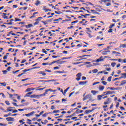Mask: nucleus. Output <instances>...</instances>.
I'll return each mask as SVG.
<instances>
[{
	"label": "nucleus",
	"instance_id": "1",
	"mask_svg": "<svg viewBox=\"0 0 126 126\" xmlns=\"http://www.w3.org/2000/svg\"><path fill=\"white\" fill-rule=\"evenodd\" d=\"M49 91H50V92H56L55 90H53L51 89H47L45 91V92L44 94H38L39 98L40 97L46 96V94H48V92H49Z\"/></svg>",
	"mask_w": 126,
	"mask_h": 126
},
{
	"label": "nucleus",
	"instance_id": "2",
	"mask_svg": "<svg viewBox=\"0 0 126 126\" xmlns=\"http://www.w3.org/2000/svg\"><path fill=\"white\" fill-rule=\"evenodd\" d=\"M91 98H92V95L91 94H88L83 98V101H85L88 99H89V100H88L87 103H88L90 101H91Z\"/></svg>",
	"mask_w": 126,
	"mask_h": 126
},
{
	"label": "nucleus",
	"instance_id": "3",
	"mask_svg": "<svg viewBox=\"0 0 126 126\" xmlns=\"http://www.w3.org/2000/svg\"><path fill=\"white\" fill-rule=\"evenodd\" d=\"M31 70V69H24V70L22 71L23 73L19 74L17 76V77H20V76H22V75H23V74H25V72H27V71H30Z\"/></svg>",
	"mask_w": 126,
	"mask_h": 126
},
{
	"label": "nucleus",
	"instance_id": "4",
	"mask_svg": "<svg viewBox=\"0 0 126 126\" xmlns=\"http://www.w3.org/2000/svg\"><path fill=\"white\" fill-rule=\"evenodd\" d=\"M110 47H107V48L104 49V51H103L102 53L103 56H105L107 55V53H110V50H108V49H109Z\"/></svg>",
	"mask_w": 126,
	"mask_h": 126
},
{
	"label": "nucleus",
	"instance_id": "5",
	"mask_svg": "<svg viewBox=\"0 0 126 126\" xmlns=\"http://www.w3.org/2000/svg\"><path fill=\"white\" fill-rule=\"evenodd\" d=\"M76 76L77 78H76V80H77V81H79V80L81 79V73L77 74Z\"/></svg>",
	"mask_w": 126,
	"mask_h": 126
},
{
	"label": "nucleus",
	"instance_id": "6",
	"mask_svg": "<svg viewBox=\"0 0 126 126\" xmlns=\"http://www.w3.org/2000/svg\"><path fill=\"white\" fill-rule=\"evenodd\" d=\"M21 27H26V29H28L29 28H31V27H33V25L32 24H29L28 25L22 26Z\"/></svg>",
	"mask_w": 126,
	"mask_h": 126
},
{
	"label": "nucleus",
	"instance_id": "7",
	"mask_svg": "<svg viewBox=\"0 0 126 126\" xmlns=\"http://www.w3.org/2000/svg\"><path fill=\"white\" fill-rule=\"evenodd\" d=\"M30 98H34L35 99H40L39 94H32L31 95Z\"/></svg>",
	"mask_w": 126,
	"mask_h": 126
},
{
	"label": "nucleus",
	"instance_id": "8",
	"mask_svg": "<svg viewBox=\"0 0 126 126\" xmlns=\"http://www.w3.org/2000/svg\"><path fill=\"white\" fill-rule=\"evenodd\" d=\"M6 120L7 122H14V118L12 117H7Z\"/></svg>",
	"mask_w": 126,
	"mask_h": 126
},
{
	"label": "nucleus",
	"instance_id": "9",
	"mask_svg": "<svg viewBox=\"0 0 126 126\" xmlns=\"http://www.w3.org/2000/svg\"><path fill=\"white\" fill-rule=\"evenodd\" d=\"M56 81V80H55V79L47 80V81L39 80L38 81V82H51V81Z\"/></svg>",
	"mask_w": 126,
	"mask_h": 126
},
{
	"label": "nucleus",
	"instance_id": "10",
	"mask_svg": "<svg viewBox=\"0 0 126 126\" xmlns=\"http://www.w3.org/2000/svg\"><path fill=\"white\" fill-rule=\"evenodd\" d=\"M95 109L96 108H93V109L92 110H87L85 111V114H89L90 113L93 112L94 111V110H95Z\"/></svg>",
	"mask_w": 126,
	"mask_h": 126
},
{
	"label": "nucleus",
	"instance_id": "11",
	"mask_svg": "<svg viewBox=\"0 0 126 126\" xmlns=\"http://www.w3.org/2000/svg\"><path fill=\"white\" fill-rule=\"evenodd\" d=\"M122 78H124V79H126V73H121V76L119 78V79H122Z\"/></svg>",
	"mask_w": 126,
	"mask_h": 126
},
{
	"label": "nucleus",
	"instance_id": "12",
	"mask_svg": "<svg viewBox=\"0 0 126 126\" xmlns=\"http://www.w3.org/2000/svg\"><path fill=\"white\" fill-rule=\"evenodd\" d=\"M35 113V112L32 111V112L25 114L26 117H31V116H33V114Z\"/></svg>",
	"mask_w": 126,
	"mask_h": 126
},
{
	"label": "nucleus",
	"instance_id": "13",
	"mask_svg": "<svg viewBox=\"0 0 126 126\" xmlns=\"http://www.w3.org/2000/svg\"><path fill=\"white\" fill-rule=\"evenodd\" d=\"M2 14V16L4 19H8V17L6 16L7 15V14L3 13Z\"/></svg>",
	"mask_w": 126,
	"mask_h": 126
},
{
	"label": "nucleus",
	"instance_id": "14",
	"mask_svg": "<svg viewBox=\"0 0 126 126\" xmlns=\"http://www.w3.org/2000/svg\"><path fill=\"white\" fill-rule=\"evenodd\" d=\"M103 96H105V94L98 95H97V100H98V101H100V100H102V97Z\"/></svg>",
	"mask_w": 126,
	"mask_h": 126
},
{
	"label": "nucleus",
	"instance_id": "15",
	"mask_svg": "<svg viewBox=\"0 0 126 126\" xmlns=\"http://www.w3.org/2000/svg\"><path fill=\"white\" fill-rule=\"evenodd\" d=\"M85 57H91V55H83L82 56H79L77 57V59L81 58H84Z\"/></svg>",
	"mask_w": 126,
	"mask_h": 126
},
{
	"label": "nucleus",
	"instance_id": "16",
	"mask_svg": "<svg viewBox=\"0 0 126 126\" xmlns=\"http://www.w3.org/2000/svg\"><path fill=\"white\" fill-rule=\"evenodd\" d=\"M81 16H83V17H84V18H87V16H90V14H85L84 15L81 14Z\"/></svg>",
	"mask_w": 126,
	"mask_h": 126
},
{
	"label": "nucleus",
	"instance_id": "17",
	"mask_svg": "<svg viewBox=\"0 0 126 126\" xmlns=\"http://www.w3.org/2000/svg\"><path fill=\"white\" fill-rule=\"evenodd\" d=\"M75 114H76V113H73V114L71 115H69V116H67L65 117V118H71V117H74V116H75Z\"/></svg>",
	"mask_w": 126,
	"mask_h": 126
},
{
	"label": "nucleus",
	"instance_id": "18",
	"mask_svg": "<svg viewBox=\"0 0 126 126\" xmlns=\"http://www.w3.org/2000/svg\"><path fill=\"white\" fill-rule=\"evenodd\" d=\"M114 92L108 91L107 92H106V94H105V95H109L110 94H114Z\"/></svg>",
	"mask_w": 126,
	"mask_h": 126
},
{
	"label": "nucleus",
	"instance_id": "19",
	"mask_svg": "<svg viewBox=\"0 0 126 126\" xmlns=\"http://www.w3.org/2000/svg\"><path fill=\"white\" fill-rule=\"evenodd\" d=\"M103 89H105V87L104 86H99V90H100V91H103Z\"/></svg>",
	"mask_w": 126,
	"mask_h": 126
},
{
	"label": "nucleus",
	"instance_id": "20",
	"mask_svg": "<svg viewBox=\"0 0 126 126\" xmlns=\"http://www.w3.org/2000/svg\"><path fill=\"white\" fill-rule=\"evenodd\" d=\"M86 83H87V81L86 82H80L79 83V85H84Z\"/></svg>",
	"mask_w": 126,
	"mask_h": 126
},
{
	"label": "nucleus",
	"instance_id": "21",
	"mask_svg": "<svg viewBox=\"0 0 126 126\" xmlns=\"http://www.w3.org/2000/svg\"><path fill=\"white\" fill-rule=\"evenodd\" d=\"M104 61V59H100V58L97 59L96 60V63H100V62H103Z\"/></svg>",
	"mask_w": 126,
	"mask_h": 126
},
{
	"label": "nucleus",
	"instance_id": "22",
	"mask_svg": "<svg viewBox=\"0 0 126 126\" xmlns=\"http://www.w3.org/2000/svg\"><path fill=\"white\" fill-rule=\"evenodd\" d=\"M39 74H42L43 76H45V75H46V73L44 72L43 71H39Z\"/></svg>",
	"mask_w": 126,
	"mask_h": 126
},
{
	"label": "nucleus",
	"instance_id": "23",
	"mask_svg": "<svg viewBox=\"0 0 126 126\" xmlns=\"http://www.w3.org/2000/svg\"><path fill=\"white\" fill-rule=\"evenodd\" d=\"M91 12H93L94 14H99V13L98 12H96L95 10H91Z\"/></svg>",
	"mask_w": 126,
	"mask_h": 126
},
{
	"label": "nucleus",
	"instance_id": "24",
	"mask_svg": "<svg viewBox=\"0 0 126 126\" xmlns=\"http://www.w3.org/2000/svg\"><path fill=\"white\" fill-rule=\"evenodd\" d=\"M41 19H43V17H38L37 19L35 20V21H41Z\"/></svg>",
	"mask_w": 126,
	"mask_h": 126
},
{
	"label": "nucleus",
	"instance_id": "25",
	"mask_svg": "<svg viewBox=\"0 0 126 126\" xmlns=\"http://www.w3.org/2000/svg\"><path fill=\"white\" fill-rule=\"evenodd\" d=\"M98 92L96 91H91V93H92L93 94V95H95L96 93H97Z\"/></svg>",
	"mask_w": 126,
	"mask_h": 126
},
{
	"label": "nucleus",
	"instance_id": "26",
	"mask_svg": "<svg viewBox=\"0 0 126 126\" xmlns=\"http://www.w3.org/2000/svg\"><path fill=\"white\" fill-rule=\"evenodd\" d=\"M45 88H40V89H36L35 90L36 91H42V90H44V89H45Z\"/></svg>",
	"mask_w": 126,
	"mask_h": 126
},
{
	"label": "nucleus",
	"instance_id": "27",
	"mask_svg": "<svg viewBox=\"0 0 126 126\" xmlns=\"http://www.w3.org/2000/svg\"><path fill=\"white\" fill-rule=\"evenodd\" d=\"M69 59H71V57H63L62 60V61H63V60H69Z\"/></svg>",
	"mask_w": 126,
	"mask_h": 126
},
{
	"label": "nucleus",
	"instance_id": "28",
	"mask_svg": "<svg viewBox=\"0 0 126 126\" xmlns=\"http://www.w3.org/2000/svg\"><path fill=\"white\" fill-rule=\"evenodd\" d=\"M126 80L122 81V83L120 84V86H122V85H124V84H126Z\"/></svg>",
	"mask_w": 126,
	"mask_h": 126
},
{
	"label": "nucleus",
	"instance_id": "29",
	"mask_svg": "<svg viewBox=\"0 0 126 126\" xmlns=\"http://www.w3.org/2000/svg\"><path fill=\"white\" fill-rule=\"evenodd\" d=\"M98 72V69H94L93 70V73H97Z\"/></svg>",
	"mask_w": 126,
	"mask_h": 126
},
{
	"label": "nucleus",
	"instance_id": "30",
	"mask_svg": "<svg viewBox=\"0 0 126 126\" xmlns=\"http://www.w3.org/2000/svg\"><path fill=\"white\" fill-rule=\"evenodd\" d=\"M40 66H37V67H34L32 68L28 69H31L30 70H32V69H36V68H40Z\"/></svg>",
	"mask_w": 126,
	"mask_h": 126
},
{
	"label": "nucleus",
	"instance_id": "31",
	"mask_svg": "<svg viewBox=\"0 0 126 126\" xmlns=\"http://www.w3.org/2000/svg\"><path fill=\"white\" fill-rule=\"evenodd\" d=\"M119 48H126V44H121Z\"/></svg>",
	"mask_w": 126,
	"mask_h": 126
},
{
	"label": "nucleus",
	"instance_id": "32",
	"mask_svg": "<svg viewBox=\"0 0 126 126\" xmlns=\"http://www.w3.org/2000/svg\"><path fill=\"white\" fill-rule=\"evenodd\" d=\"M107 81H109V82H111V81H112V76H110L108 78Z\"/></svg>",
	"mask_w": 126,
	"mask_h": 126
},
{
	"label": "nucleus",
	"instance_id": "33",
	"mask_svg": "<svg viewBox=\"0 0 126 126\" xmlns=\"http://www.w3.org/2000/svg\"><path fill=\"white\" fill-rule=\"evenodd\" d=\"M35 4L36 5V6H38L40 4V1L39 0H36V2L35 3Z\"/></svg>",
	"mask_w": 126,
	"mask_h": 126
},
{
	"label": "nucleus",
	"instance_id": "34",
	"mask_svg": "<svg viewBox=\"0 0 126 126\" xmlns=\"http://www.w3.org/2000/svg\"><path fill=\"white\" fill-rule=\"evenodd\" d=\"M102 2H107V1L110 2L111 0H101Z\"/></svg>",
	"mask_w": 126,
	"mask_h": 126
},
{
	"label": "nucleus",
	"instance_id": "35",
	"mask_svg": "<svg viewBox=\"0 0 126 126\" xmlns=\"http://www.w3.org/2000/svg\"><path fill=\"white\" fill-rule=\"evenodd\" d=\"M60 61H61V60H58L57 61H53V63H57L60 64Z\"/></svg>",
	"mask_w": 126,
	"mask_h": 126
},
{
	"label": "nucleus",
	"instance_id": "36",
	"mask_svg": "<svg viewBox=\"0 0 126 126\" xmlns=\"http://www.w3.org/2000/svg\"><path fill=\"white\" fill-rule=\"evenodd\" d=\"M55 72L56 73H63V72H64V71H56Z\"/></svg>",
	"mask_w": 126,
	"mask_h": 126
},
{
	"label": "nucleus",
	"instance_id": "37",
	"mask_svg": "<svg viewBox=\"0 0 126 126\" xmlns=\"http://www.w3.org/2000/svg\"><path fill=\"white\" fill-rule=\"evenodd\" d=\"M5 103L7 105V106H9L10 105V103H9L8 100L5 101Z\"/></svg>",
	"mask_w": 126,
	"mask_h": 126
},
{
	"label": "nucleus",
	"instance_id": "38",
	"mask_svg": "<svg viewBox=\"0 0 126 126\" xmlns=\"http://www.w3.org/2000/svg\"><path fill=\"white\" fill-rule=\"evenodd\" d=\"M0 84L2 85V86H6V83L4 82V83H0Z\"/></svg>",
	"mask_w": 126,
	"mask_h": 126
},
{
	"label": "nucleus",
	"instance_id": "39",
	"mask_svg": "<svg viewBox=\"0 0 126 126\" xmlns=\"http://www.w3.org/2000/svg\"><path fill=\"white\" fill-rule=\"evenodd\" d=\"M39 22L36 21V22L33 24L34 26H36V25H38V24H39Z\"/></svg>",
	"mask_w": 126,
	"mask_h": 126
},
{
	"label": "nucleus",
	"instance_id": "40",
	"mask_svg": "<svg viewBox=\"0 0 126 126\" xmlns=\"http://www.w3.org/2000/svg\"><path fill=\"white\" fill-rule=\"evenodd\" d=\"M116 63H111V65L112 66V67H115V66H116Z\"/></svg>",
	"mask_w": 126,
	"mask_h": 126
},
{
	"label": "nucleus",
	"instance_id": "41",
	"mask_svg": "<svg viewBox=\"0 0 126 126\" xmlns=\"http://www.w3.org/2000/svg\"><path fill=\"white\" fill-rule=\"evenodd\" d=\"M10 115H11V113H9L8 114H6V115H4V117L6 118L7 117H9V116H10Z\"/></svg>",
	"mask_w": 126,
	"mask_h": 126
},
{
	"label": "nucleus",
	"instance_id": "42",
	"mask_svg": "<svg viewBox=\"0 0 126 126\" xmlns=\"http://www.w3.org/2000/svg\"><path fill=\"white\" fill-rule=\"evenodd\" d=\"M31 91V88H29L26 90V92H30Z\"/></svg>",
	"mask_w": 126,
	"mask_h": 126
},
{
	"label": "nucleus",
	"instance_id": "43",
	"mask_svg": "<svg viewBox=\"0 0 126 126\" xmlns=\"http://www.w3.org/2000/svg\"><path fill=\"white\" fill-rule=\"evenodd\" d=\"M53 113L54 114H57V113H60V110H54Z\"/></svg>",
	"mask_w": 126,
	"mask_h": 126
},
{
	"label": "nucleus",
	"instance_id": "44",
	"mask_svg": "<svg viewBox=\"0 0 126 126\" xmlns=\"http://www.w3.org/2000/svg\"><path fill=\"white\" fill-rule=\"evenodd\" d=\"M112 54H118V55H121V53L118 52L117 51H113Z\"/></svg>",
	"mask_w": 126,
	"mask_h": 126
},
{
	"label": "nucleus",
	"instance_id": "45",
	"mask_svg": "<svg viewBox=\"0 0 126 126\" xmlns=\"http://www.w3.org/2000/svg\"><path fill=\"white\" fill-rule=\"evenodd\" d=\"M63 115H61L60 116L55 117V119H60V118H63Z\"/></svg>",
	"mask_w": 126,
	"mask_h": 126
},
{
	"label": "nucleus",
	"instance_id": "46",
	"mask_svg": "<svg viewBox=\"0 0 126 126\" xmlns=\"http://www.w3.org/2000/svg\"><path fill=\"white\" fill-rule=\"evenodd\" d=\"M17 21H21V19H17V18H15V22H16Z\"/></svg>",
	"mask_w": 126,
	"mask_h": 126
},
{
	"label": "nucleus",
	"instance_id": "47",
	"mask_svg": "<svg viewBox=\"0 0 126 126\" xmlns=\"http://www.w3.org/2000/svg\"><path fill=\"white\" fill-rule=\"evenodd\" d=\"M106 3V6H111V3L110 2H105Z\"/></svg>",
	"mask_w": 126,
	"mask_h": 126
},
{
	"label": "nucleus",
	"instance_id": "48",
	"mask_svg": "<svg viewBox=\"0 0 126 126\" xmlns=\"http://www.w3.org/2000/svg\"><path fill=\"white\" fill-rule=\"evenodd\" d=\"M117 74H121L122 73V71L121 70H118L117 71Z\"/></svg>",
	"mask_w": 126,
	"mask_h": 126
},
{
	"label": "nucleus",
	"instance_id": "49",
	"mask_svg": "<svg viewBox=\"0 0 126 126\" xmlns=\"http://www.w3.org/2000/svg\"><path fill=\"white\" fill-rule=\"evenodd\" d=\"M101 83H102V84H103V85H107V82L103 81L101 82Z\"/></svg>",
	"mask_w": 126,
	"mask_h": 126
},
{
	"label": "nucleus",
	"instance_id": "50",
	"mask_svg": "<svg viewBox=\"0 0 126 126\" xmlns=\"http://www.w3.org/2000/svg\"><path fill=\"white\" fill-rule=\"evenodd\" d=\"M2 72H3V74H6V73H7V70H2Z\"/></svg>",
	"mask_w": 126,
	"mask_h": 126
},
{
	"label": "nucleus",
	"instance_id": "51",
	"mask_svg": "<svg viewBox=\"0 0 126 126\" xmlns=\"http://www.w3.org/2000/svg\"><path fill=\"white\" fill-rule=\"evenodd\" d=\"M99 83H100V82H94V83L93 84V86L96 85V84H99Z\"/></svg>",
	"mask_w": 126,
	"mask_h": 126
},
{
	"label": "nucleus",
	"instance_id": "52",
	"mask_svg": "<svg viewBox=\"0 0 126 126\" xmlns=\"http://www.w3.org/2000/svg\"><path fill=\"white\" fill-rule=\"evenodd\" d=\"M81 52H82V53H86L88 52V50L87 49H84L81 50Z\"/></svg>",
	"mask_w": 126,
	"mask_h": 126
},
{
	"label": "nucleus",
	"instance_id": "53",
	"mask_svg": "<svg viewBox=\"0 0 126 126\" xmlns=\"http://www.w3.org/2000/svg\"><path fill=\"white\" fill-rule=\"evenodd\" d=\"M8 94L10 96V98H12V99H14V97H13V94Z\"/></svg>",
	"mask_w": 126,
	"mask_h": 126
},
{
	"label": "nucleus",
	"instance_id": "54",
	"mask_svg": "<svg viewBox=\"0 0 126 126\" xmlns=\"http://www.w3.org/2000/svg\"><path fill=\"white\" fill-rule=\"evenodd\" d=\"M26 62H27L26 59H24L22 61L21 63H26Z\"/></svg>",
	"mask_w": 126,
	"mask_h": 126
},
{
	"label": "nucleus",
	"instance_id": "55",
	"mask_svg": "<svg viewBox=\"0 0 126 126\" xmlns=\"http://www.w3.org/2000/svg\"><path fill=\"white\" fill-rule=\"evenodd\" d=\"M19 71H20V70H18L15 71H13V73L14 74H15V73H17V72H19Z\"/></svg>",
	"mask_w": 126,
	"mask_h": 126
},
{
	"label": "nucleus",
	"instance_id": "56",
	"mask_svg": "<svg viewBox=\"0 0 126 126\" xmlns=\"http://www.w3.org/2000/svg\"><path fill=\"white\" fill-rule=\"evenodd\" d=\"M114 26H115V24H113L111 25L109 27V28L112 29V28H113V27H114Z\"/></svg>",
	"mask_w": 126,
	"mask_h": 126
},
{
	"label": "nucleus",
	"instance_id": "57",
	"mask_svg": "<svg viewBox=\"0 0 126 126\" xmlns=\"http://www.w3.org/2000/svg\"><path fill=\"white\" fill-rule=\"evenodd\" d=\"M108 33H113V29H110L108 31Z\"/></svg>",
	"mask_w": 126,
	"mask_h": 126
},
{
	"label": "nucleus",
	"instance_id": "58",
	"mask_svg": "<svg viewBox=\"0 0 126 126\" xmlns=\"http://www.w3.org/2000/svg\"><path fill=\"white\" fill-rule=\"evenodd\" d=\"M11 69V67L9 66L8 67V68L6 69V70H7L8 71H10V69Z\"/></svg>",
	"mask_w": 126,
	"mask_h": 126
},
{
	"label": "nucleus",
	"instance_id": "59",
	"mask_svg": "<svg viewBox=\"0 0 126 126\" xmlns=\"http://www.w3.org/2000/svg\"><path fill=\"white\" fill-rule=\"evenodd\" d=\"M42 53H44V54H45V55H47V54H48V53H47V51H45V49H42Z\"/></svg>",
	"mask_w": 126,
	"mask_h": 126
},
{
	"label": "nucleus",
	"instance_id": "60",
	"mask_svg": "<svg viewBox=\"0 0 126 126\" xmlns=\"http://www.w3.org/2000/svg\"><path fill=\"white\" fill-rule=\"evenodd\" d=\"M31 96V95H30V94H28V93H27L25 96L24 97H30Z\"/></svg>",
	"mask_w": 126,
	"mask_h": 126
},
{
	"label": "nucleus",
	"instance_id": "61",
	"mask_svg": "<svg viewBox=\"0 0 126 126\" xmlns=\"http://www.w3.org/2000/svg\"><path fill=\"white\" fill-rule=\"evenodd\" d=\"M72 11H75V12H83V11H82V10L74 11V10H72Z\"/></svg>",
	"mask_w": 126,
	"mask_h": 126
},
{
	"label": "nucleus",
	"instance_id": "62",
	"mask_svg": "<svg viewBox=\"0 0 126 126\" xmlns=\"http://www.w3.org/2000/svg\"><path fill=\"white\" fill-rule=\"evenodd\" d=\"M43 10H44L45 12H48V11H49V9L44 8V9H43Z\"/></svg>",
	"mask_w": 126,
	"mask_h": 126
},
{
	"label": "nucleus",
	"instance_id": "63",
	"mask_svg": "<svg viewBox=\"0 0 126 126\" xmlns=\"http://www.w3.org/2000/svg\"><path fill=\"white\" fill-rule=\"evenodd\" d=\"M106 69L107 71H110L111 70V68L110 67H106Z\"/></svg>",
	"mask_w": 126,
	"mask_h": 126
},
{
	"label": "nucleus",
	"instance_id": "64",
	"mask_svg": "<svg viewBox=\"0 0 126 126\" xmlns=\"http://www.w3.org/2000/svg\"><path fill=\"white\" fill-rule=\"evenodd\" d=\"M7 57H8L7 55L4 56V57L3 58V60H6V59H7Z\"/></svg>",
	"mask_w": 126,
	"mask_h": 126
}]
</instances>
